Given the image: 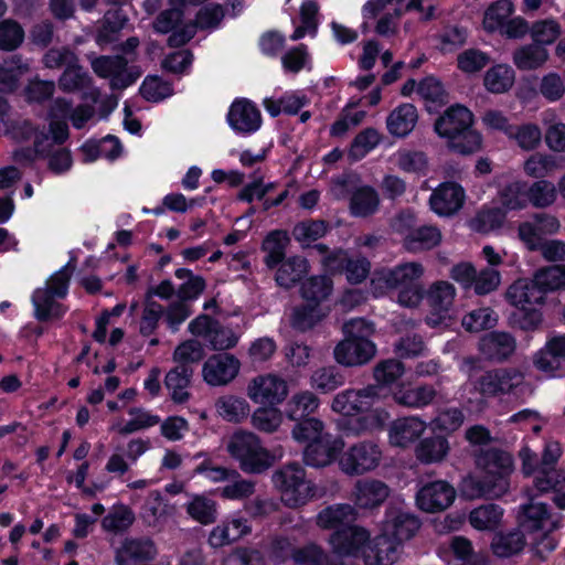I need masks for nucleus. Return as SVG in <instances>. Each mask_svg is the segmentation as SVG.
<instances>
[{
	"label": "nucleus",
	"mask_w": 565,
	"mask_h": 565,
	"mask_svg": "<svg viewBox=\"0 0 565 565\" xmlns=\"http://www.w3.org/2000/svg\"><path fill=\"white\" fill-rule=\"evenodd\" d=\"M186 514L195 522L207 525L217 519V503L203 493H191L184 504Z\"/></svg>",
	"instance_id": "2f4dec72"
},
{
	"label": "nucleus",
	"mask_w": 565,
	"mask_h": 565,
	"mask_svg": "<svg viewBox=\"0 0 565 565\" xmlns=\"http://www.w3.org/2000/svg\"><path fill=\"white\" fill-rule=\"evenodd\" d=\"M558 218L547 213H535L518 227V236L529 250H539L545 236L558 233Z\"/></svg>",
	"instance_id": "2eb2a0df"
},
{
	"label": "nucleus",
	"mask_w": 565,
	"mask_h": 565,
	"mask_svg": "<svg viewBox=\"0 0 565 565\" xmlns=\"http://www.w3.org/2000/svg\"><path fill=\"white\" fill-rule=\"evenodd\" d=\"M90 66L98 77L109 81L111 89L127 88L141 75L137 66H129L128 61L120 55L94 57Z\"/></svg>",
	"instance_id": "9b49d317"
},
{
	"label": "nucleus",
	"mask_w": 565,
	"mask_h": 565,
	"mask_svg": "<svg viewBox=\"0 0 565 565\" xmlns=\"http://www.w3.org/2000/svg\"><path fill=\"white\" fill-rule=\"evenodd\" d=\"M515 82V72L508 64H495L488 68L483 75V86L491 94L509 92Z\"/></svg>",
	"instance_id": "f704fd0d"
},
{
	"label": "nucleus",
	"mask_w": 565,
	"mask_h": 565,
	"mask_svg": "<svg viewBox=\"0 0 565 565\" xmlns=\"http://www.w3.org/2000/svg\"><path fill=\"white\" fill-rule=\"evenodd\" d=\"M507 298L518 310V322L524 330H533L542 322V313L539 309L543 305L545 296L533 279H519L512 284Z\"/></svg>",
	"instance_id": "423d86ee"
},
{
	"label": "nucleus",
	"mask_w": 565,
	"mask_h": 565,
	"mask_svg": "<svg viewBox=\"0 0 565 565\" xmlns=\"http://www.w3.org/2000/svg\"><path fill=\"white\" fill-rule=\"evenodd\" d=\"M533 280L544 296L548 291L565 288V267L554 265L542 268L535 273Z\"/></svg>",
	"instance_id": "052dcab7"
},
{
	"label": "nucleus",
	"mask_w": 565,
	"mask_h": 565,
	"mask_svg": "<svg viewBox=\"0 0 565 565\" xmlns=\"http://www.w3.org/2000/svg\"><path fill=\"white\" fill-rule=\"evenodd\" d=\"M373 332V323L355 319V364H364L375 355V344L370 340Z\"/></svg>",
	"instance_id": "4c0bfd02"
},
{
	"label": "nucleus",
	"mask_w": 565,
	"mask_h": 565,
	"mask_svg": "<svg viewBox=\"0 0 565 565\" xmlns=\"http://www.w3.org/2000/svg\"><path fill=\"white\" fill-rule=\"evenodd\" d=\"M524 172L532 178H544L562 168L561 161L551 154L534 153L524 162Z\"/></svg>",
	"instance_id": "e2e57ef3"
},
{
	"label": "nucleus",
	"mask_w": 565,
	"mask_h": 565,
	"mask_svg": "<svg viewBox=\"0 0 565 565\" xmlns=\"http://www.w3.org/2000/svg\"><path fill=\"white\" fill-rule=\"evenodd\" d=\"M158 550L150 539L126 537L115 550L116 565H137L151 562L157 557Z\"/></svg>",
	"instance_id": "412c9836"
},
{
	"label": "nucleus",
	"mask_w": 565,
	"mask_h": 565,
	"mask_svg": "<svg viewBox=\"0 0 565 565\" xmlns=\"http://www.w3.org/2000/svg\"><path fill=\"white\" fill-rule=\"evenodd\" d=\"M503 516V509L497 504L489 503L473 509L469 514L470 524L480 531H492L500 524Z\"/></svg>",
	"instance_id": "8fccbe9b"
},
{
	"label": "nucleus",
	"mask_w": 565,
	"mask_h": 565,
	"mask_svg": "<svg viewBox=\"0 0 565 565\" xmlns=\"http://www.w3.org/2000/svg\"><path fill=\"white\" fill-rule=\"evenodd\" d=\"M58 87L66 93L82 92L83 98L92 103H96L100 96L90 75L78 64V58L64 68L58 78Z\"/></svg>",
	"instance_id": "4be33fe9"
},
{
	"label": "nucleus",
	"mask_w": 565,
	"mask_h": 565,
	"mask_svg": "<svg viewBox=\"0 0 565 565\" xmlns=\"http://www.w3.org/2000/svg\"><path fill=\"white\" fill-rule=\"evenodd\" d=\"M47 136H43V139L38 138L34 142V152L31 150H17L14 158L17 162H24L33 160L34 154L47 159L49 169L56 174L67 171L72 166L71 153L67 149L62 146L50 147L44 146V141H49Z\"/></svg>",
	"instance_id": "a211bd4d"
},
{
	"label": "nucleus",
	"mask_w": 565,
	"mask_h": 565,
	"mask_svg": "<svg viewBox=\"0 0 565 565\" xmlns=\"http://www.w3.org/2000/svg\"><path fill=\"white\" fill-rule=\"evenodd\" d=\"M524 533V531L519 529L497 534L491 542L493 554L498 557H510L520 553L526 544Z\"/></svg>",
	"instance_id": "37998d69"
},
{
	"label": "nucleus",
	"mask_w": 565,
	"mask_h": 565,
	"mask_svg": "<svg viewBox=\"0 0 565 565\" xmlns=\"http://www.w3.org/2000/svg\"><path fill=\"white\" fill-rule=\"evenodd\" d=\"M344 383V377L334 367H321L310 377V384L322 393L331 392Z\"/></svg>",
	"instance_id": "774afa93"
},
{
	"label": "nucleus",
	"mask_w": 565,
	"mask_h": 565,
	"mask_svg": "<svg viewBox=\"0 0 565 565\" xmlns=\"http://www.w3.org/2000/svg\"><path fill=\"white\" fill-rule=\"evenodd\" d=\"M128 414L130 419L127 423L122 424L120 420H117L110 426V430L126 436L156 426L160 422L158 415L140 407H131Z\"/></svg>",
	"instance_id": "e433bc0d"
},
{
	"label": "nucleus",
	"mask_w": 565,
	"mask_h": 565,
	"mask_svg": "<svg viewBox=\"0 0 565 565\" xmlns=\"http://www.w3.org/2000/svg\"><path fill=\"white\" fill-rule=\"evenodd\" d=\"M72 105L65 99L58 98L52 107V116L55 118H66L70 115L75 128L81 129L93 117L94 109L90 106H78L71 113Z\"/></svg>",
	"instance_id": "864d4df0"
},
{
	"label": "nucleus",
	"mask_w": 565,
	"mask_h": 565,
	"mask_svg": "<svg viewBox=\"0 0 565 565\" xmlns=\"http://www.w3.org/2000/svg\"><path fill=\"white\" fill-rule=\"evenodd\" d=\"M226 449L247 473H262L270 468L277 457L266 449L257 435L237 430L228 439Z\"/></svg>",
	"instance_id": "39448f33"
},
{
	"label": "nucleus",
	"mask_w": 565,
	"mask_h": 565,
	"mask_svg": "<svg viewBox=\"0 0 565 565\" xmlns=\"http://www.w3.org/2000/svg\"><path fill=\"white\" fill-rule=\"evenodd\" d=\"M505 216V211L498 206L487 207L478 212V214L471 220L470 227L475 232L487 234L500 228Z\"/></svg>",
	"instance_id": "bf43d9fd"
},
{
	"label": "nucleus",
	"mask_w": 565,
	"mask_h": 565,
	"mask_svg": "<svg viewBox=\"0 0 565 565\" xmlns=\"http://www.w3.org/2000/svg\"><path fill=\"white\" fill-rule=\"evenodd\" d=\"M29 64L21 55L14 54L0 63V92L11 93L20 84V79L29 72Z\"/></svg>",
	"instance_id": "72a5a7b5"
},
{
	"label": "nucleus",
	"mask_w": 565,
	"mask_h": 565,
	"mask_svg": "<svg viewBox=\"0 0 565 565\" xmlns=\"http://www.w3.org/2000/svg\"><path fill=\"white\" fill-rule=\"evenodd\" d=\"M523 382V374L515 369L500 367L484 372L477 380H470L471 388L483 398L510 394Z\"/></svg>",
	"instance_id": "f8f14e48"
},
{
	"label": "nucleus",
	"mask_w": 565,
	"mask_h": 565,
	"mask_svg": "<svg viewBox=\"0 0 565 565\" xmlns=\"http://www.w3.org/2000/svg\"><path fill=\"white\" fill-rule=\"evenodd\" d=\"M548 58L547 50L536 43L523 45L514 51L513 63L521 71L541 67Z\"/></svg>",
	"instance_id": "c03bdc74"
},
{
	"label": "nucleus",
	"mask_w": 565,
	"mask_h": 565,
	"mask_svg": "<svg viewBox=\"0 0 565 565\" xmlns=\"http://www.w3.org/2000/svg\"><path fill=\"white\" fill-rule=\"evenodd\" d=\"M239 361L231 354H214L203 364V380L211 386H222L232 382L239 372Z\"/></svg>",
	"instance_id": "aec40b11"
},
{
	"label": "nucleus",
	"mask_w": 565,
	"mask_h": 565,
	"mask_svg": "<svg viewBox=\"0 0 565 565\" xmlns=\"http://www.w3.org/2000/svg\"><path fill=\"white\" fill-rule=\"evenodd\" d=\"M328 225L321 220H308L298 223L292 228V236L303 246L321 238L327 233Z\"/></svg>",
	"instance_id": "0e129e2a"
},
{
	"label": "nucleus",
	"mask_w": 565,
	"mask_h": 565,
	"mask_svg": "<svg viewBox=\"0 0 565 565\" xmlns=\"http://www.w3.org/2000/svg\"><path fill=\"white\" fill-rule=\"evenodd\" d=\"M448 452L449 443L440 436L423 439L415 449L416 458L423 463L440 462Z\"/></svg>",
	"instance_id": "a18cd8bd"
},
{
	"label": "nucleus",
	"mask_w": 565,
	"mask_h": 565,
	"mask_svg": "<svg viewBox=\"0 0 565 565\" xmlns=\"http://www.w3.org/2000/svg\"><path fill=\"white\" fill-rule=\"evenodd\" d=\"M331 290L332 284L327 276H313L302 282L300 294L306 302L324 305Z\"/></svg>",
	"instance_id": "3c124183"
},
{
	"label": "nucleus",
	"mask_w": 565,
	"mask_h": 565,
	"mask_svg": "<svg viewBox=\"0 0 565 565\" xmlns=\"http://www.w3.org/2000/svg\"><path fill=\"white\" fill-rule=\"evenodd\" d=\"M425 430L426 423L417 416L398 418L390 427V443L393 446L407 447L417 440Z\"/></svg>",
	"instance_id": "bb28decb"
},
{
	"label": "nucleus",
	"mask_w": 565,
	"mask_h": 565,
	"mask_svg": "<svg viewBox=\"0 0 565 565\" xmlns=\"http://www.w3.org/2000/svg\"><path fill=\"white\" fill-rule=\"evenodd\" d=\"M309 270L306 258L292 256L280 263L276 273V281L280 287L286 289L296 285Z\"/></svg>",
	"instance_id": "a19ab883"
},
{
	"label": "nucleus",
	"mask_w": 565,
	"mask_h": 565,
	"mask_svg": "<svg viewBox=\"0 0 565 565\" xmlns=\"http://www.w3.org/2000/svg\"><path fill=\"white\" fill-rule=\"evenodd\" d=\"M57 298L50 290L38 288L32 295V303L35 309V317L39 320H49L61 318L65 310L63 306L55 301Z\"/></svg>",
	"instance_id": "09e8293b"
},
{
	"label": "nucleus",
	"mask_w": 565,
	"mask_h": 565,
	"mask_svg": "<svg viewBox=\"0 0 565 565\" xmlns=\"http://www.w3.org/2000/svg\"><path fill=\"white\" fill-rule=\"evenodd\" d=\"M203 457V461L194 469V475L203 476L206 480L213 483L228 481L232 477H238L236 470H231L222 466H216L211 458L206 457L203 452L194 456L195 459Z\"/></svg>",
	"instance_id": "680f3d73"
},
{
	"label": "nucleus",
	"mask_w": 565,
	"mask_h": 565,
	"mask_svg": "<svg viewBox=\"0 0 565 565\" xmlns=\"http://www.w3.org/2000/svg\"><path fill=\"white\" fill-rule=\"evenodd\" d=\"M329 307L324 305H315L306 302L294 309L291 315V326L300 331H307L322 321L329 313Z\"/></svg>",
	"instance_id": "c9c22d12"
},
{
	"label": "nucleus",
	"mask_w": 565,
	"mask_h": 565,
	"mask_svg": "<svg viewBox=\"0 0 565 565\" xmlns=\"http://www.w3.org/2000/svg\"><path fill=\"white\" fill-rule=\"evenodd\" d=\"M252 402L259 405H280L289 394L287 381L276 373H266L253 377L246 388Z\"/></svg>",
	"instance_id": "4468645a"
},
{
	"label": "nucleus",
	"mask_w": 565,
	"mask_h": 565,
	"mask_svg": "<svg viewBox=\"0 0 565 565\" xmlns=\"http://www.w3.org/2000/svg\"><path fill=\"white\" fill-rule=\"evenodd\" d=\"M326 426L322 420L316 417H307L298 423L291 429V437L299 444L316 443L327 435Z\"/></svg>",
	"instance_id": "603ef678"
},
{
	"label": "nucleus",
	"mask_w": 565,
	"mask_h": 565,
	"mask_svg": "<svg viewBox=\"0 0 565 565\" xmlns=\"http://www.w3.org/2000/svg\"><path fill=\"white\" fill-rule=\"evenodd\" d=\"M250 532L252 526L248 520L234 514L224 519L211 530L207 542L213 548H220L237 542L242 537L250 534Z\"/></svg>",
	"instance_id": "b1692460"
},
{
	"label": "nucleus",
	"mask_w": 565,
	"mask_h": 565,
	"mask_svg": "<svg viewBox=\"0 0 565 565\" xmlns=\"http://www.w3.org/2000/svg\"><path fill=\"white\" fill-rule=\"evenodd\" d=\"M455 488L445 480L423 484L416 493V504L425 512L436 513L448 509L456 499Z\"/></svg>",
	"instance_id": "dca6fc26"
},
{
	"label": "nucleus",
	"mask_w": 565,
	"mask_h": 565,
	"mask_svg": "<svg viewBox=\"0 0 565 565\" xmlns=\"http://www.w3.org/2000/svg\"><path fill=\"white\" fill-rule=\"evenodd\" d=\"M227 122L238 134H253L262 126V115L253 102L237 98L230 107Z\"/></svg>",
	"instance_id": "5701e85b"
},
{
	"label": "nucleus",
	"mask_w": 565,
	"mask_h": 565,
	"mask_svg": "<svg viewBox=\"0 0 565 565\" xmlns=\"http://www.w3.org/2000/svg\"><path fill=\"white\" fill-rule=\"evenodd\" d=\"M319 398L310 391L294 394L286 405V416L290 420H299L313 414L319 407Z\"/></svg>",
	"instance_id": "49530a36"
},
{
	"label": "nucleus",
	"mask_w": 565,
	"mask_h": 565,
	"mask_svg": "<svg viewBox=\"0 0 565 565\" xmlns=\"http://www.w3.org/2000/svg\"><path fill=\"white\" fill-rule=\"evenodd\" d=\"M424 275V267L420 263L409 262L395 266L392 269L376 271L371 281L369 294L380 297L386 288L402 289L418 285Z\"/></svg>",
	"instance_id": "9d476101"
},
{
	"label": "nucleus",
	"mask_w": 565,
	"mask_h": 565,
	"mask_svg": "<svg viewBox=\"0 0 565 565\" xmlns=\"http://www.w3.org/2000/svg\"><path fill=\"white\" fill-rule=\"evenodd\" d=\"M513 12V3L510 0H498L484 12L483 28L488 32L499 31L504 26Z\"/></svg>",
	"instance_id": "5fc2aeb1"
},
{
	"label": "nucleus",
	"mask_w": 565,
	"mask_h": 565,
	"mask_svg": "<svg viewBox=\"0 0 565 565\" xmlns=\"http://www.w3.org/2000/svg\"><path fill=\"white\" fill-rule=\"evenodd\" d=\"M557 196V189L554 183L546 180H539L526 188L527 203L542 209L552 205Z\"/></svg>",
	"instance_id": "13d9d810"
},
{
	"label": "nucleus",
	"mask_w": 565,
	"mask_h": 565,
	"mask_svg": "<svg viewBox=\"0 0 565 565\" xmlns=\"http://www.w3.org/2000/svg\"><path fill=\"white\" fill-rule=\"evenodd\" d=\"M290 242L286 231L270 232L264 239L262 248L265 252L264 262L269 268H274L284 262L286 248Z\"/></svg>",
	"instance_id": "58836bf2"
},
{
	"label": "nucleus",
	"mask_w": 565,
	"mask_h": 565,
	"mask_svg": "<svg viewBox=\"0 0 565 565\" xmlns=\"http://www.w3.org/2000/svg\"><path fill=\"white\" fill-rule=\"evenodd\" d=\"M401 547L383 532L370 540L369 532L355 525V558L361 557L365 565H393L399 558Z\"/></svg>",
	"instance_id": "6e6552de"
},
{
	"label": "nucleus",
	"mask_w": 565,
	"mask_h": 565,
	"mask_svg": "<svg viewBox=\"0 0 565 565\" xmlns=\"http://www.w3.org/2000/svg\"><path fill=\"white\" fill-rule=\"evenodd\" d=\"M215 409L226 422L239 423L249 414V404L245 398L235 395H224L216 399Z\"/></svg>",
	"instance_id": "79ce46f5"
},
{
	"label": "nucleus",
	"mask_w": 565,
	"mask_h": 565,
	"mask_svg": "<svg viewBox=\"0 0 565 565\" xmlns=\"http://www.w3.org/2000/svg\"><path fill=\"white\" fill-rule=\"evenodd\" d=\"M273 482L279 490L282 502L289 508L303 505L313 497V484L298 463L287 465L276 471Z\"/></svg>",
	"instance_id": "0eeeda50"
},
{
	"label": "nucleus",
	"mask_w": 565,
	"mask_h": 565,
	"mask_svg": "<svg viewBox=\"0 0 565 565\" xmlns=\"http://www.w3.org/2000/svg\"><path fill=\"white\" fill-rule=\"evenodd\" d=\"M498 317L490 308L472 310L462 318V326L470 332H479L495 326Z\"/></svg>",
	"instance_id": "338daca9"
},
{
	"label": "nucleus",
	"mask_w": 565,
	"mask_h": 565,
	"mask_svg": "<svg viewBox=\"0 0 565 565\" xmlns=\"http://www.w3.org/2000/svg\"><path fill=\"white\" fill-rule=\"evenodd\" d=\"M344 449L341 437L327 434L303 449V461L315 468H323L334 462Z\"/></svg>",
	"instance_id": "6ab92c4d"
},
{
	"label": "nucleus",
	"mask_w": 565,
	"mask_h": 565,
	"mask_svg": "<svg viewBox=\"0 0 565 565\" xmlns=\"http://www.w3.org/2000/svg\"><path fill=\"white\" fill-rule=\"evenodd\" d=\"M456 289L448 281L434 282L427 292V301L433 309V313L426 318L427 324L435 327L449 317V311L454 305Z\"/></svg>",
	"instance_id": "393cba45"
},
{
	"label": "nucleus",
	"mask_w": 565,
	"mask_h": 565,
	"mask_svg": "<svg viewBox=\"0 0 565 565\" xmlns=\"http://www.w3.org/2000/svg\"><path fill=\"white\" fill-rule=\"evenodd\" d=\"M390 494L388 487L379 480H364L355 484V508L373 509L382 504Z\"/></svg>",
	"instance_id": "7c9ffc66"
},
{
	"label": "nucleus",
	"mask_w": 565,
	"mask_h": 565,
	"mask_svg": "<svg viewBox=\"0 0 565 565\" xmlns=\"http://www.w3.org/2000/svg\"><path fill=\"white\" fill-rule=\"evenodd\" d=\"M491 61L488 53L478 49H467L457 56V66L465 74H476Z\"/></svg>",
	"instance_id": "69168bd1"
},
{
	"label": "nucleus",
	"mask_w": 565,
	"mask_h": 565,
	"mask_svg": "<svg viewBox=\"0 0 565 565\" xmlns=\"http://www.w3.org/2000/svg\"><path fill=\"white\" fill-rule=\"evenodd\" d=\"M436 397V390L430 385L418 387L401 386L394 392V399L406 407L423 408L429 405Z\"/></svg>",
	"instance_id": "ea45409f"
},
{
	"label": "nucleus",
	"mask_w": 565,
	"mask_h": 565,
	"mask_svg": "<svg viewBox=\"0 0 565 565\" xmlns=\"http://www.w3.org/2000/svg\"><path fill=\"white\" fill-rule=\"evenodd\" d=\"M472 113L465 106H451L435 124V131L448 140V146L456 152L468 154L481 147V135L471 129Z\"/></svg>",
	"instance_id": "7ed1b4c3"
},
{
	"label": "nucleus",
	"mask_w": 565,
	"mask_h": 565,
	"mask_svg": "<svg viewBox=\"0 0 565 565\" xmlns=\"http://www.w3.org/2000/svg\"><path fill=\"white\" fill-rule=\"evenodd\" d=\"M316 524L322 530L331 531L328 543L333 554L353 558L352 505L338 503L327 507L317 514Z\"/></svg>",
	"instance_id": "20e7f679"
},
{
	"label": "nucleus",
	"mask_w": 565,
	"mask_h": 565,
	"mask_svg": "<svg viewBox=\"0 0 565 565\" xmlns=\"http://www.w3.org/2000/svg\"><path fill=\"white\" fill-rule=\"evenodd\" d=\"M292 559L296 565H353L352 557H338L332 552L329 555L316 543H309L294 551Z\"/></svg>",
	"instance_id": "c85d7f7f"
},
{
	"label": "nucleus",
	"mask_w": 565,
	"mask_h": 565,
	"mask_svg": "<svg viewBox=\"0 0 565 565\" xmlns=\"http://www.w3.org/2000/svg\"><path fill=\"white\" fill-rule=\"evenodd\" d=\"M546 475V480L535 478L533 488L525 491L529 503L520 507L518 521L525 534L554 531L558 525L557 519L548 511L546 503L539 500V495L550 490L561 491L565 486V475L561 471H550Z\"/></svg>",
	"instance_id": "f03ea898"
},
{
	"label": "nucleus",
	"mask_w": 565,
	"mask_h": 565,
	"mask_svg": "<svg viewBox=\"0 0 565 565\" xmlns=\"http://www.w3.org/2000/svg\"><path fill=\"white\" fill-rule=\"evenodd\" d=\"M500 209L505 211H515L526 207V183L523 181H513L499 190L497 196Z\"/></svg>",
	"instance_id": "de8ad7c7"
},
{
	"label": "nucleus",
	"mask_w": 565,
	"mask_h": 565,
	"mask_svg": "<svg viewBox=\"0 0 565 565\" xmlns=\"http://www.w3.org/2000/svg\"><path fill=\"white\" fill-rule=\"evenodd\" d=\"M418 113L413 104L404 103L395 107L386 118L388 132L398 138L408 136L415 128Z\"/></svg>",
	"instance_id": "c756f323"
},
{
	"label": "nucleus",
	"mask_w": 565,
	"mask_h": 565,
	"mask_svg": "<svg viewBox=\"0 0 565 565\" xmlns=\"http://www.w3.org/2000/svg\"><path fill=\"white\" fill-rule=\"evenodd\" d=\"M476 463L483 477L469 475L462 479L460 491L465 498H500L508 492L509 477L513 471L510 454L497 449L486 450L477 457Z\"/></svg>",
	"instance_id": "f257e3e1"
},
{
	"label": "nucleus",
	"mask_w": 565,
	"mask_h": 565,
	"mask_svg": "<svg viewBox=\"0 0 565 565\" xmlns=\"http://www.w3.org/2000/svg\"><path fill=\"white\" fill-rule=\"evenodd\" d=\"M135 521L131 509L125 504H115L103 519L102 526L107 532L120 533L128 530Z\"/></svg>",
	"instance_id": "4d7b16f0"
},
{
	"label": "nucleus",
	"mask_w": 565,
	"mask_h": 565,
	"mask_svg": "<svg viewBox=\"0 0 565 565\" xmlns=\"http://www.w3.org/2000/svg\"><path fill=\"white\" fill-rule=\"evenodd\" d=\"M515 339L507 332H490L479 341V351L488 360L502 361L515 350Z\"/></svg>",
	"instance_id": "cd10ccee"
},
{
	"label": "nucleus",
	"mask_w": 565,
	"mask_h": 565,
	"mask_svg": "<svg viewBox=\"0 0 565 565\" xmlns=\"http://www.w3.org/2000/svg\"><path fill=\"white\" fill-rule=\"evenodd\" d=\"M252 425L259 431L271 434L278 430L284 415L276 406L258 407L252 414Z\"/></svg>",
	"instance_id": "6e6d98bb"
},
{
	"label": "nucleus",
	"mask_w": 565,
	"mask_h": 565,
	"mask_svg": "<svg viewBox=\"0 0 565 565\" xmlns=\"http://www.w3.org/2000/svg\"><path fill=\"white\" fill-rule=\"evenodd\" d=\"M193 370L190 366L178 365L170 370L164 379V385L174 403H184L190 398L188 391Z\"/></svg>",
	"instance_id": "473e14b6"
},
{
	"label": "nucleus",
	"mask_w": 565,
	"mask_h": 565,
	"mask_svg": "<svg viewBox=\"0 0 565 565\" xmlns=\"http://www.w3.org/2000/svg\"><path fill=\"white\" fill-rule=\"evenodd\" d=\"M420 521L413 513L398 508L390 507L386 510L382 531L399 545L411 540L419 530Z\"/></svg>",
	"instance_id": "f3484780"
},
{
	"label": "nucleus",
	"mask_w": 565,
	"mask_h": 565,
	"mask_svg": "<svg viewBox=\"0 0 565 565\" xmlns=\"http://www.w3.org/2000/svg\"><path fill=\"white\" fill-rule=\"evenodd\" d=\"M415 216L411 212L401 213L394 221V230L402 236L404 247L412 253L436 247L441 242V233L435 226L414 228Z\"/></svg>",
	"instance_id": "1a4fd4ad"
},
{
	"label": "nucleus",
	"mask_w": 565,
	"mask_h": 565,
	"mask_svg": "<svg viewBox=\"0 0 565 565\" xmlns=\"http://www.w3.org/2000/svg\"><path fill=\"white\" fill-rule=\"evenodd\" d=\"M463 201V189L455 182H445L434 190L429 204L436 214L448 216L460 210Z\"/></svg>",
	"instance_id": "a878e982"
},
{
	"label": "nucleus",
	"mask_w": 565,
	"mask_h": 565,
	"mask_svg": "<svg viewBox=\"0 0 565 565\" xmlns=\"http://www.w3.org/2000/svg\"><path fill=\"white\" fill-rule=\"evenodd\" d=\"M188 330L192 335L203 339L207 347L215 351L232 349L239 340V335L232 328L223 326L206 315L193 319Z\"/></svg>",
	"instance_id": "ddd939ff"
}]
</instances>
